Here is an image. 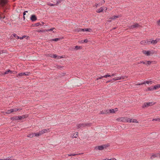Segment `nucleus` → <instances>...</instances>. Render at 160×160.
Masks as SVG:
<instances>
[{
  "label": "nucleus",
  "instance_id": "24",
  "mask_svg": "<svg viewBox=\"0 0 160 160\" xmlns=\"http://www.w3.org/2000/svg\"><path fill=\"white\" fill-rule=\"evenodd\" d=\"M91 30V29L90 28H84V29H82V31L84 32V31H89L90 32Z\"/></svg>",
  "mask_w": 160,
  "mask_h": 160
},
{
  "label": "nucleus",
  "instance_id": "42",
  "mask_svg": "<svg viewBox=\"0 0 160 160\" xmlns=\"http://www.w3.org/2000/svg\"><path fill=\"white\" fill-rule=\"evenodd\" d=\"M78 42L79 43H83L84 42H83V40H81V41H79Z\"/></svg>",
  "mask_w": 160,
  "mask_h": 160
},
{
  "label": "nucleus",
  "instance_id": "46",
  "mask_svg": "<svg viewBox=\"0 0 160 160\" xmlns=\"http://www.w3.org/2000/svg\"><path fill=\"white\" fill-rule=\"evenodd\" d=\"M45 31V30H43V31H42L41 30H39L38 31V32H44Z\"/></svg>",
  "mask_w": 160,
  "mask_h": 160
},
{
  "label": "nucleus",
  "instance_id": "35",
  "mask_svg": "<svg viewBox=\"0 0 160 160\" xmlns=\"http://www.w3.org/2000/svg\"><path fill=\"white\" fill-rule=\"evenodd\" d=\"M118 17H119V16H112V17L111 18L112 19H115L116 18H118Z\"/></svg>",
  "mask_w": 160,
  "mask_h": 160
},
{
  "label": "nucleus",
  "instance_id": "44",
  "mask_svg": "<svg viewBox=\"0 0 160 160\" xmlns=\"http://www.w3.org/2000/svg\"><path fill=\"white\" fill-rule=\"evenodd\" d=\"M88 42V40L87 39H85L83 41L84 42Z\"/></svg>",
  "mask_w": 160,
  "mask_h": 160
},
{
  "label": "nucleus",
  "instance_id": "2",
  "mask_svg": "<svg viewBox=\"0 0 160 160\" xmlns=\"http://www.w3.org/2000/svg\"><path fill=\"white\" fill-rule=\"evenodd\" d=\"M127 77L126 76L124 77H116L112 79H111L108 81L107 82V83H108L110 82H111L112 80H113L114 81L120 80L121 79H123L124 78H127Z\"/></svg>",
  "mask_w": 160,
  "mask_h": 160
},
{
  "label": "nucleus",
  "instance_id": "19",
  "mask_svg": "<svg viewBox=\"0 0 160 160\" xmlns=\"http://www.w3.org/2000/svg\"><path fill=\"white\" fill-rule=\"evenodd\" d=\"M135 122L138 123V122L137 120L135 119H130V122Z\"/></svg>",
  "mask_w": 160,
  "mask_h": 160
},
{
  "label": "nucleus",
  "instance_id": "6",
  "mask_svg": "<svg viewBox=\"0 0 160 160\" xmlns=\"http://www.w3.org/2000/svg\"><path fill=\"white\" fill-rule=\"evenodd\" d=\"M19 109L17 108H15L13 109H10L9 110H8L6 111V113L9 114L11 112H16L19 110Z\"/></svg>",
  "mask_w": 160,
  "mask_h": 160
},
{
  "label": "nucleus",
  "instance_id": "11",
  "mask_svg": "<svg viewBox=\"0 0 160 160\" xmlns=\"http://www.w3.org/2000/svg\"><path fill=\"white\" fill-rule=\"evenodd\" d=\"M140 26L138 23H135L134 25L131 26L130 28L131 29H132L133 28H139Z\"/></svg>",
  "mask_w": 160,
  "mask_h": 160
},
{
  "label": "nucleus",
  "instance_id": "61",
  "mask_svg": "<svg viewBox=\"0 0 160 160\" xmlns=\"http://www.w3.org/2000/svg\"><path fill=\"white\" fill-rule=\"evenodd\" d=\"M55 32V31H53V32Z\"/></svg>",
  "mask_w": 160,
  "mask_h": 160
},
{
  "label": "nucleus",
  "instance_id": "13",
  "mask_svg": "<svg viewBox=\"0 0 160 160\" xmlns=\"http://www.w3.org/2000/svg\"><path fill=\"white\" fill-rule=\"evenodd\" d=\"M140 43L142 45H146L149 44V41L147 40H143L140 42Z\"/></svg>",
  "mask_w": 160,
  "mask_h": 160
},
{
  "label": "nucleus",
  "instance_id": "29",
  "mask_svg": "<svg viewBox=\"0 0 160 160\" xmlns=\"http://www.w3.org/2000/svg\"><path fill=\"white\" fill-rule=\"evenodd\" d=\"M60 39H61V38H56L52 39L51 40V41H55V42H57V41H59V40H60Z\"/></svg>",
  "mask_w": 160,
  "mask_h": 160
},
{
  "label": "nucleus",
  "instance_id": "60",
  "mask_svg": "<svg viewBox=\"0 0 160 160\" xmlns=\"http://www.w3.org/2000/svg\"><path fill=\"white\" fill-rule=\"evenodd\" d=\"M159 157L160 158V154H159Z\"/></svg>",
  "mask_w": 160,
  "mask_h": 160
},
{
  "label": "nucleus",
  "instance_id": "17",
  "mask_svg": "<svg viewBox=\"0 0 160 160\" xmlns=\"http://www.w3.org/2000/svg\"><path fill=\"white\" fill-rule=\"evenodd\" d=\"M145 83H147L148 84H152V81H145V82H144L143 83H142L139 84V85H142V84H145Z\"/></svg>",
  "mask_w": 160,
  "mask_h": 160
},
{
  "label": "nucleus",
  "instance_id": "27",
  "mask_svg": "<svg viewBox=\"0 0 160 160\" xmlns=\"http://www.w3.org/2000/svg\"><path fill=\"white\" fill-rule=\"evenodd\" d=\"M34 133V136H36V137H38V136H40V135H42L41 134V133L40 132H39L38 133Z\"/></svg>",
  "mask_w": 160,
  "mask_h": 160
},
{
  "label": "nucleus",
  "instance_id": "58",
  "mask_svg": "<svg viewBox=\"0 0 160 160\" xmlns=\"http://www.w3.org/2000/svg\"><path fill=\"white\" fill-rule=\"evenodd\" d=\"M0 160H7V159H0Z\"/></svg>",
  "mask_w": 160,
  "mask_h": 160
},
{
  "label": "nucleus",
  "instance_id": "59",
  "mask_svg": "<svg viewBox=\"0 0 160 160\" xmlns=\"http://www.w3.org/2000/svg\"><path fill=\"white\" fill-rule=\"evenodd\" d=\"M159 23H160V20H159Z\"/></svg>",
  "mask_w": 160,
  "mask_h": 160
},
{
  "label": "nucleus",
  "instance_id": "23",
  "mask_svg": "<svg viewBox=\"0 0 160 160\" xmlns=\"http://www.w3.org/2000/svg\"><path fill=\"white\" fill-rule=\"evenodd\" d=\"M48 130L49 129H44L41 131H40V132L41 134H42L47 132Z\"/></svg>",
  "mask_w": 160,
  "mask_h": 160
},
{
  "label": "nucleus",
  "instance_id": "20",
  "mask_svg": "<svg viewBox=\"0 0 160 160\" xmlns=\"http://www.w3.org/2000/svg\"><path fill=\"white\" fill-rule=\"evenodd\" d=\"M31 19L32 21H35L37 19V18L35 15H32L31 17Z\"/></svg>",
  "mask_w": 160,
  "mask_h": 160
},
{
  "label": "nucleus",
  "instance_id": "22",
  "mask_svg": "<svg viewBox=\"0 0 160 160\" xmlns=\"http://www.w3.org/2000/svg\"><path fill=\"white\" fill-rule=\"evenodd\" d=\"M5 18V16L3 13H0V19L1 20H3Z\"/></svg>",
  "mask_w": 160,
  "mask_h": 160
},
{
  "label": "nucleus",
  "instance_id": "51",
  "mask_svg": "<svg viewBox=\"0 0 160 160\" xmlns=\"http://www.w3.org/2000/svg\"><path fill=\"white\" fill-rule=\"evenodd\" d=\"M7 160H17L15 159H9L8 158L7 159Z\"/></svg>",
  "mask_w": 160,
  "mask_h": 160
},
{
  "label": "nucleus",
  "instance_id": "55",
  "mask_svg": "<svg viewBox=\"0 0 160 160\" xmlns=\"http://www.w3.org/2000/svg\"><path fill=\"white\" fill-rule=\"evenodd\" d=\"M98 4H96V7L97 8L98 7Z\"/></svg>",
  "mask_w": 160,
  "mask_h": 160
},
{
  "label": "nucleus",
  "instance_id": "40",
  "mask_svg": "<svg viewBox=\"0 0 160 160\" xmlns=\"http://www.w3.org/2000/svg\"><path fill=\"white\" fill-rule=\"evenodd\" d=\"M156 121H158V122H160V118H156Z\"/></svg>",
  "mask_w": 160,
  "mask_h": 160
},
{
  "label": "nucleus",
  "instance_id": "34",
  "mask_svg": "<svg viewBox=\"0 0 160 160\" xmlns=\"http://www.w3.org/2000/svg\"><path fill=\"white\" fill-rule=\"evenodd\" d=\"M148 89L149 91H153L154 90L153 87H150L148 88Z\"/></svg>",
  "mask_w": 160,
  "mask_h": 160
},
{
  "label": "nucleus",
  "instance_id": "50",
  "mask_svg": "<svg viewBox=\"0 0 160 160\" xmlns=\"http://www.w3.org/2000/svg\"><path fill=\"white\" fill-rule=\"evenodd\" d=\"M11 73L14 74L16 73V72L14 71H12V72Z\"/></svg>",
  "mask_w": 160,
  "mask_h": 160
},
{
  "label": "nucleus",
  "instance_id": "10",
  "mask_svg": "<svg viewBox=\"0 0 160 160\" xmlns=\"http://www.w3.org/2000/svg\"><path fill=\"white\" fill-rule=\"evenodd\" d=\"M107 9V8L106 7L101 8L99 9L98 10L97 12L98 13H100L104 11H106Z\"/></svg>",
  "mask_w": 160,
  "mask_h": 160
},
{
  "label": "nucleus",
  "instance_id": "14",
  "mask_svg": "<svg viewBox=\"0 0 160 160\" xmlns=\"http://www.w3.org/2000/svg\"><path fill=\"white\" fill-rule=\"evenodd\" d=\"M159 40V39H157L154 40H150V41H149V44L150 43L155 44L157 43Z\"/></svg>",
  "mask_w": 160,
  "mask_h": 160
},
{
  "label": "nucleus",
  "instance_id": "49",
  "mask_svg": "<svg viewBox=\"0 0 160 160\" xmlns=\"http://www.w3.org/2000/svg\"><path fill=\"white\" fill-rule=\"evenodd\" d=\"M26 12H28V11H25L23 13V15H25L26 14Z\"/></svg>",
  "mask_w": 160,
  "mask_h": 160
},
{
  "label": "nucleus",
  "instance_id": "21",
  "mask_svg": "<svg viewBox=\"0 0 160 160\" xmlns=\"http://www.w3.org/2000/svg\"><path fill=\"white\" fill-rule=\"evenodd\" d=\"M159 88H160V84L156 85L153 87L154 90H157Z\"/></svg>",
  "mask_w": 160,
  "mask_h": 160
},
{
  "label": "nucleus",
  "instance_id": "31",
  "mask_svg": "<svg viewBox=\"0 0 160 160\" xmlns=\"http://www.w3.org/2000/svg\"><path fill=\"white\" fill-rule=\"evenodd\" d=\"M12 118H13V119L14 120H20L19 116H16V117H13Z\"/></svg>",
  "mask_w": 160,
  "mask_h": 160
},
{
  "label": "nucleus",
  "instance_id": "45",
  "mask_svg": "<svg viewBox=\"0 0 160 160\" xmlns=\"http://www.w3.org/2000/svg\"><path fill=\"white\" fill-rule=\"evenodd\" d=\"M105 1L104 0L102 1L101 2V4H102L104 3Z\"/></svg>",
  "mask_w": 160,
  "mask_h": 160
},
{
  "label": "nucleus",
  "instance_id": "26",
  "mask_svg": "<svg viewBox=\"0 0 160 160\" xmlns=\"http://www.w3.org/2000/svg\"><path fill=\"white\" fill-rule=\"evenodd\" d=\"M34 136V133H30L27 135V137L30 138H32Z\"/></svg>",
  "mask_w": 160,
  "mask_h": 160
},
{
  "label": "nucleus",
  "instance_id": "28",
  "mask_svg": "<svg viewBox=\"0 0 160 160\" xmlns=\"http://www.w3.org/2000/svg\"><path fill=\"white\" fill-rule=\"evenodd\" d=\"M49 56L51 57H52L54 58H56L57 57V55L56 54H50L49 55Z\"/></svg>",
  "mask_w": 160,
  "mask_h": 160
},
{
  "label": "nucleus",
  "instance_id": "47",
  "mask_svg": "<svg viewBox=\"0 0 160 160\" xmlns=\"http://www.w3.org/2000/svg\"><path fill=\"white\" fill-rule=\"evenodd\" d=\"M40 25H41L39 23H37L36 24V26H38Z\"/></svg>",
  "mask_w": 160,
  "mask_h": 160
},
{
  "label": "nucleus",
  "instance_id": "43",
  "mask_svg": "<svg viewBox=\"0 0 160 160\" xmlns=\"http://www.w3.org/2000/svg\"><path fill=\"white\" fill-rule=\"evenodd\" d=\"M145 62H144L143 61H140V63H142L145 64Z\"/></svg>",
  "mask_w": 160,
  "mask_h": 160
},
{
  "label": "nucleus",
  "instance_id": "8",
  "mask_svg": "<svg viewBox=\"0 0 160 160\" xmlns=\"http://www.w3.org/2000/svg\"><path fill=\"white\" fill-rule=\"evenodd\" d=\"M30 74V73L29 72H22L18 74V76H28Z\"/></svg>",
  "mask_w": 160,
  "mask_h": 160
},
{
  "label": "nucleus",
  "instance_id": "15",
  "mask_svg": "<svg viewBox=\"0 0 160 160\" xmlns=\"http://www.w3.org/2000/svg\"><path fill=\"white\" fill-rule=\"evenodd\" d=\"M72 48V50H77L79 49H81L82 48V47H81L77 46H75V48Z\"/></svg>",
  "mask_w": 160,
  "mask_h": 160
},
{
  "label": "nucleus",
  "instance_id": "4",
  "mask_svg": "<svg viewBox=\"0 0 160 160\" xmlns=\"http://www.w3.org/2000/svg\"><path fill=\"white\" fill-rule=\"evenodd\" d=\"M155 103V102H145L143 105L142 107L143 108L145 107H148L149 106H152Z\"/></svg>",
  "mask_w": 160,
  "mask_h": 160
},
{
  "label": "nucleus",
  "instance_id": "12",
  "mask_svg": "<svg viewBox=\"0 0 160 160\" xmlns=\"http://www.w3.org/2000/svg\"><path fill=\"white\" fill-rule=\"evenodd\" d=\"M7 2V0H0V5L2 6L5 5Z\"/></svg>",
  "mask_w": 160,
  "mask_h": 160
},
{
  "label": "nucleus",
  "instance_id": "18",
  "mask_svg": "<svg viewBox=\"0 0 160 160\" xmlns=\"http://www.w3.org/2000/svg\"><path fill=\"white\" fill-rule=\"evenodd\" d=\"M154 61H146L145 64L147 65H149L151 63H153Z\"/></svg>",
  "mask_w": 160,
  "mask_h": 160
},
{
  "label": "nucleus",
  "instance_id": "36",
  "mask_svg": "<svg viewBox=\"0 0 160 160\" xmlns=\"http://www.w3.org/2000/svg\"><path fill=\"white\" fill-rule=\"evenodd\" d=\"M109 111L110 113H115V110L114 109H111L109 110Z\"/></svg>",
  "mask_w": 160,
  "mask_h": 160
},
{
  "label": "nucleus",
  "instance_id": "30",
  "mask_svg": "<svg viewBox=\"0 0 160 160\" xmlns=\"http://www.w3.org/2000/svg\"><path fill=\"white\" fill-rule=\"evenodd\" d=\"M79 154H80V153H79V154H68L67 155L68 156H75V155H79Z\"/></svg>",
  "mask_w": 160,
  "mask_h": 160
},
{
  "label": "nucleus",
  "instance_id": "32",
  "mask_svg": "<svg viewBox=\"0 0 160 160\" xmlns=\"http://www.w3.org/2000/svg\"><path fill=\"white\" fill-rule=\"evenodd\" d=\"M55 28H51L50 29H48V30H46V31L47 32H50L52 30H55Z\"/></svg>",
  "mask_w": 160,
  "mask_h": 160
},
{
  "label": "nucleus",
  "instance_id": "38",
  "mask_svg": "<svg viewBox=\"0 0 160 160\" xmlns=\"http://www.w3.org/2000/svg\"><path fill=\"white\" fill-rule=\"evenodd\" d=\"M82 29L81 28H78L77 29L75 30V31L78 32H79L82 31Z\"/></svg>",
  "mask_w": 160,
  "mask_h": 160
},
{
  "label": "nucleus",
  "instance_id": "56",
  "mask_svg": "<svg viewBox=\"0 0 160 160\" xmlns=\"http://www.w3.org/2000/svg\"><path fill=\"white\" fill-rule=\"evenodd\" d=\"M156 118L155 119H152V121H156Z\"/></svg>",
  "mask_w": 160,
  "mask_h": 160
},
{
  "label": "nucleus",
  "instance_id": "9",
  "mask_svg": "<svg viewBox=\"0 0 160 160\" xmlns=\"http://www.w3.org/2000/svg\"><path fill=\"white\" fill-rule=\"evenodd\" d=\"M108 147V145H103L98 146L97 148L99 150H102L103 149L106 148Z\"/></svg>",
  "mask_w": 160,
  "mask_h": 160
},
{
  "label": "nucleus",
  "instance_id": "16",
  "mask_svg": "<svg viewBox=\"0 0 160 160\" xmlns=\"http://www.w3.org/2000/svg\"><path fill=\"white\" fill-rule=\"evenodd\" d=\"M159 157V154L157 153L156 154H152L151 156V159H153L155 157Z\"/></svg>",
  "mask_w": 160,
  "mask_h": 160
},
{
  "label": "nucleus",
  "instance_id": "5",
  "mask_svg": "<svg viewBox=\"0 0 160 160\" xmlns=\"http://www.w3.org/2000/svg\"><path fill=\"white\" fill-rule=\"evenodd\" d=\"M143 53L146 55L147 56H149L151 55H152L153 53V51H147L146 50H143Z\"/></svg>",
  "mask_w": 160,
  "mask_h": 160
},
{
  "label": "nucleus",
  "instance_id": "3",
  "mask_svg": "<svg viewBox=\"0 0 160 160\" xmlns=\"http://www.w3.org/2000/svg\"><path fill=\"white\" fill-rule=\"evenodd\" d=\"M90 125L91 123H82L78 124L77 126V128H82L85 127L89 126H90Z\"/></svg>",
  "mask_w": 160,
  "mask_h": 160
},
{
  "label": "nucleus",
  "instance_id": "25",
  "mask_svg": "<svg viewBox=\"0 0 160 160\" xmlns=\"http://www.w3.org/2000/svg\"><path fill=\"white\" fill-rule=\"evenodd\" d=\"M78 132H76L74 133L72 136V138H77L78 136Z\"/></svg>",
  "mask_w": 160,
  "mask_h": 160
},
{
  "label": "nucleus",
  "instance_id": "53",
  "mask_svg": "<svg viewBox=\"0 0 160 160\" xmlns=\"http://www.w3.org/2000/svg\"><path fill=\"white\" fill-rule=\"evenodd\" d=\"M114 110H115V112H117V111L118 109L117 108H116Z\"/></svg>",
  "mask_w": 160,
  "mask_h": 160
},
{
  "label": "nucleus",
  "instance_id": "48",
  "mask_svg": "<svg viewBox=\"0 0 160 160\" xmlns=\"http://www.w3.org/2000/svg\"><path fill=\"white\" fill-rule=\"evenodd\" d=\"M49 5L51 6H53L54 5L51 3H50L49 4Z\"/></svg>",
  "mask_w": 160,
  "mask_h": 160
},
{
  "label": "nucleus",
  "instance_id": "52",
  "mask_svg": "<svg viewBox=\"0 0 160 160\" xmlns=\"http://www.w3.org/2000/svg\"><path fill=\"white\" fill-rule=\"evenodd\" d=\"M110 160H117L115 158H112V159H110Z\"/></svg>",
  "mask_w": 160,
  "mask_h": 160
},
{
  "label": "nucleus",
  "instance_id": "41",
  "mask_svg": "<svg viewBox=\"0 0 160 160\" xmlns=\"http://www.w3.org/2000/svg\"><path fill=\"white\" fill-rule=\"evenodd\" d=\"M57 58L58 59H60L62 58L63 57H62V56H57Z\"/></svg>",
  "mask_w": 160,
  "mask_h": 160
},
{
  "label": "nucleus",
  "instance_id": "57",
  "mask_svg": "<svg viewBox=\"0 0 160 160\" xmlns=\"http://www.w3.org/2000/svg\"><path fill=\"white\" fill-rule=\"evenodd\" d=\"M105 113H104V112H103V113L102 112H101V114H105Z\"/></svg>",
  "mask_w": 160,
  "mask_h": 160
},
{
  "label": "nucleus",
  "instance_id": "33",
  "mask_svg": "<svg viewBox=\"0 0 160 160\" xmlns=\"http://www.w3.org/2000/svg\"><path fill=\"white\" fill-rule=\"evenodd\" d=\"M19 118L20 120H22V119H23L25 118V116H24V115L22 116H19Z\"/></svg>",
  "mask_w": 160,
  "mask_h": 160
},
{
  "label": "nucleus",
  "instance_id": "1",
  "mask_svg": "<svg viewBox=\"0 0 160 160\" xmlns=\"http://www.w3.org/2000/svg\"><path fill=\"white\" fill-rule=\"evenodd\" d=\"M115 76V74L114 73H112L111 75H110L109 73H107L106 75H105L103 76H101L100 77L98 78H97V80H98L100 79H102V78H107L108 77H110L111 78L112 77L114 76Z\"/></svg>",
  "mask_w": 160,
  "mask_h": 160
},
{
  "label": "nucleus",
  "instance_id": "7",
  "mask_svg": "<svg viewBox=\"0 0 160 160\" xmlns=\"http://www.w3.org/2000/svg\"><path fill=\"white\" fill-rule=\"evenodd\" d=\"M121 120L124 122H129L130 118H121Z\"/></svg>",
  "mask_w": 160,
  "mask_h": 160
},
{
  "label": "nucleus",
  "instance_id": "37",
  "mask_svg": "<svg viewBox=\"0 0 160 160\" xmlns=\"http://www.w3.org/2000/svg\"><path fill=\"white\" fill-rule=\"evenodd\" d=\"M9 72H10L11 73L12 72V71L10 70H8L7 71L4 73V74H6L8 73Z\"/></svg>",
  "mask_w": 160,
  "mask_h": 160
},
{
  "label": "nucleus",
  "instance_id": "54",
  "mask_svg": "<svg viewBox=\"0 0 160 160\" xmlns=\"http://www.w3.org/2000/svg\"><path fill=\"white\" fill-rule=\"evenodd\" d=\"M103 160H110V159H108V158H106V159H103Z\"/></svg>",
  "mask_w": 160,
  "mask_h": 160
},
{
  "label": "nucleus",
  "instance_id": "39",
  "mask_svg": "<svg viewBox=\"0 0 160 160\" xmlns=\"http://www.w3.org/2000/svg\"><path fill=\"white\" fill-rule=\"evenodd\" d=\"M13 36L14 37H15L16 38H17V37L18 38H19V37L17 35V34H13Z\"/></svg>",
  "mask_w": 160,
  "mask_h": 160
}]
</instances>
